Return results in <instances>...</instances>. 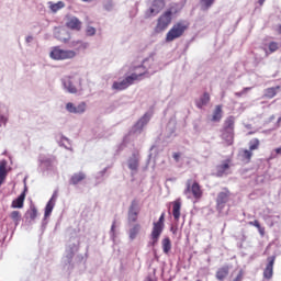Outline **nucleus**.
Listing matches in <instances>:
<instances>
[{
	"label": "nucleus",
	"mask_w": 281,
	"mask_h": 281,
	"mask_svg": "<svg viewBox=\"0 0 281 281\" xmlns=\"http://www.w3.org/2000/svg\"><path fill=\"white\" fill-rule=\"evenodd\" d=\"M190 30V22L186 20H180L176 22L171 30H169L166 34L165 41L166 43H172V41H177V38H181L186 32Z\"/></svg>",
	"instance_id": "nucleus-1"
},
{
	"label": "nucleus",
	"mask_w": 281,
	"mask_h": 281,
	"mask_svg": "<svg viewBox=\"0 0 281 281\" xmlns=\"http://www.w3.org/2000/svg\"><path fill=\"white\" fill-rule=\"evenodd\" d=\"M166 213H161L159 220L153 223V228L150 233V245L155 247L159 243L161 234H164V228L166 227Z\"/></svg>",
	"instance_id": "nucleus-2"
},
{
	"label": "nucleus",
	"mask_w": 281,
	"mask_h": 281,
	"mask_svg": "<svg viewBox=\"0 0 281 281\" xmlns=\"http://www.w3.org/2000/svg\"><path fill=\"white\" fill-rule=\"evenodd\" d=\"M172 24V9H168L162 14L159 15L156 22V26L154 27V33L161 34V32H166L168 27Z\"/></svg>",
	"instance_id": "nucleus-3"
},
{
	"label": "nucleus",
	"mask_w": 281,
	"mask_h": 281,
	"mask_svg": "<svg viewBox=\"0 0 281 281\" xmlns=\"http://www.w3.org/2000/svg\"><path fill=\"white\" fill-rule=\"evenodd\" d=\"M146 72H140V74H132L131 76H127L125 79L122 81H114L112 85V89L114 91H124L125 89H128L131 85H134L135 80H142V76H145Z\"/></svg>",
	"instance_id": "nucleus-4"
},
{
	"label": "nucleus",
	"mask_w": 281,
	"mask_h": 281,
	"mask_svg": "<svg viewBox=\"0 0 281 281\" xmlns=\"http://www.w3.org/2000/svg\"><path fill=\"white\" fill-rule=\"evenodd\" d=\"M76 52L71 49H63L60 46H55L49 53L52 60H71L76 58Z\"/></svg>",
	"instance_id": "nucleus-5"
},
{
	"label": "nucleus",
	"mask_w": 281,
	"mask_h": 281,
	"mask_svg": "<svg viewBox=\"0 0 281 281\" xmlns=\"http://www.w3.org/2000/svg\"><path fill=\"white\" fill-rule=\"evenodd\" d=\"M188 192H191L193 195V199H195L196 201H199L203 196V190L201 189V184H199V182L196 181L190 184V180H188L184 194H188Z\"/></svg>",
	"instance_id": "nucleus-6"
},
{
	"label": "nucleus",
	"mask_w": 281,
	"mask_h": 281,
	"mask_svg": "<svg viewBox=\"0 0 281 281\" xmlns=\"http://www.w3.org/2000/svg\"><path fill=\"white\" fill-rule=\"evenodd\" d=\"M139 203L137 202V200H133L128 212H127V218L130 221V223H137V217L139 216V207H138Z\"/></svg>",
	"instance_id": "nucleus-7"
},
{
	"label": "nucleus",
	"mask_w": 281,
	"mask_h": 281,
	"mask_svg": "<svg viewBox=\"0 0 281 281\" xmlns=\"http://www.w3.org/2000/svg\"><path fill=\"white\" fill-rule=\"evenodd\" d=\"M166 8V1L165 0H154L151 3V7L148 10V16H155L161 12Z\"/></svg>",
	"instance_id": "nucleus-8"
},
{
	"label": "nucleus",
	"mask_w": 281,
	"mask_h": 281,
	"mask_svg": "<svg viewBox=\"0 0 281 281\" xmlns=\"http://www.w3.org/2000/svg\"><path fill=\"white\" fill-rule=\"evenodd\" d=\"M267 266L263 270V278L266 280H271L273 278V266L276 265V256H271L267 258Z\"/></svg>",
	"instance_id": "nucleus-9"
},
{
	"label": "nucleus",
	"mask_w": 281,
	"mask_h": 281,
	"mask_svg": "<svg viewBox=\"0 0 281 281\" xmlns=\"http://www.w3.org/2000/svg\"><path fill=\"white\" fill-rule=\"evenodd\" d=\"M66 27L74 32H80V30H82V22L78 18L72 16L67 20Z\"/></svg>",
	"instance_id": "nucleus-10"
},
{
	"label": "nucleus",
	"mask_w": 281,
	"mask_h": 281,
	"mask_svg": "<svg viewBox=\"0 0 281 281\" xmlns=\"http://www.w3.org/2000/svg\"><path fill=\"white\" fill-rule=\"evenodd\" d=\"M66 109L68 113H85L87 111V103L81 102L77 106L69 102L66 104Z\"/></svg>",
	"instance_id": "nucleus-11"
},
{
	"label": "nucleus",
	"mask_w": 281,
	"mask_h": 281,
	"mask_svg": "<svg viewBox=\"0 0 281 281\" xmlns=\"http://www.w3.org/2000/svg\"><path fill=\"white\" fill-rule=\"evenodd\" d=\"M56 199H58V191H55L50 198V200L47 202L45 207V216H50L52 212H54V207L56 205Z\"/></svg>",
	"instance_id": "nucleus-12"
},
{
	"label": "nucleus",
	"mask_w": 281,
	"mask_h": 281,
	"mask_svg": "<svg viewBox=\"0 0 281 281\" xmlns=\"http://www.w3.org/2000/svg\"><path fill=\"white\" fill-rule=\"evenodd\" d=\"M172 205V216L175 221L179 222L181 218V198H178L176 201L171 202Z\"/></svg>",
	"instance_id": "nucleus-13"
},
{
	"label": "nucleus",
	"mask_w": 281,
	"mask_h": 281,
	"mask_svg": "<svg viewBox=\"0 0 281 281\" xmlns=\"http://www.w3.org/2000/svg\"><path fill=\"white\" fill-rule=\"evenodd\" d=\"M229 276V266H224L217 269L215 278L218 281H224Z\"/></svg>",
	"instance_id": "nucleus-14"
},
{
	"label": "nucleus",
	"mask_w": 281,
	"mask_h": 281,
	"mask_svg": "<svg viewBox=\"0 0 281 281\" xmlns=\"http://www.w3.org/2000/svg\"><path fill=\"white\" fill-rule=\"evenodd\" d=\"M8 178V162L5 160L0 161V186H3Z\"/></svg>",
	"instance_id": "nucleus-15"
},
{
	"label": "nucleus",
	"mask_w": 281,
	"mask_h": 281,
	"mask_svg": "<svg viewBox=\"0 0 281 281\" xmlns=\"http://www.w3.org/2000/svg\"><path fill=\"white\" fill-rule=\"evenodd\" d=\"M25 192L26 190H24L19 196L18 199L12 201L11 207H13V210H21V207H23V204L25 203Z\"/></svg>",
	"instance_id": "nucleus-16"
},
{
	"label": "nucleus",
	"mask_w": 281,
	"mask_h": 281,
	"mask_svg": "<svg viewBox=\"0 0 281 281\" xmlns=\"http://www.w3.org/2000/svg\"><path fill=\"white\" fill-rule=\"evenodd\" d=\"M234 124H236V119L234 116L226 117L222 131L234 133Z\"/></svg>",
	"instance_id": "nucleus-17"
},
{
	"label": "nucleus",
	"mask_w": 281,
	"mask_h": 281,
	"mask_svg": "<svg viewBox=\"0 0 281 281\" xmlns=\"http://www.w3.org/2000/svg\"><path fill=\"white\" fill-rule=\"evenodd\" d=\"M212 122H221L223 120V105H216L213 115H212Z\"/></svg>",
	"instance_id": "nucleus-18"
},
{
	"label": "nucleus",
	"mask_w": 281,
	"mask_h": 281,
	"mask_svg": "<svg viewBox=\"0 0 281 281\" xmlns=\"http://www.w3.org/2000/svg\"><path fill=\"white\" fill-rule=\"evenodd\" d=\"M229 164H232V159H226L220 166H217V173L220 177H223L225 172L229 170Z\"/></svg>",
	"instance_id": "nucleus-19"
},
{
	"label": "nucleus",
	"mask_w": 281,
	"mask_h": 281,
	"mask_svg": "<svg viewBox=\"0 0 281 281\" xmlns=\"http://www.w3.org/2000/svg\"><path fill=\"white\" fill-rule=\"evenodd\" d=\"M162 251L168 256L172 249V241L170 240V237H165L161 240Z\"/></svg>",
	"instance_id": "nucleus-20"
},
{
	"label": "nucleus",
	"mask_w": 281,
	"mask_h": 281,
	"mask_svg": "<svg viewBox=\"0 0 281 281\" xmlns=\"http://www.w3.org/2000/svg\"><path fill=\"white\" fill-rule=\"evenodd\" d=\"M85 179H87L85 172H78L70 178V183L72 186H78V183H80V181H85Z\"/></svg>",
	"instance_id": "nucleus-21"
},
{
	"label": "nucleus",
	"mask_w": 281,
	"mask_h": 281,
	"mask_svg": "<svg viewBox=\"0 0 281 281\" xmlns=\"http://www.w3.org/2000/svg\"><path fill=\"white\" fill-rule=\"evenodd\" d=\"M210 103V93L204 92L203 95L196 101L198 109H202Z\"/></svg>",
	"instance_id": "nucleus-22"
},
{
	"label": "nucleus",
	"mask_w": 281,
	"mask_h": 281,
	"mask_svg": "<svg viewBox=\"0 0 281 281\" xmlns=\"http://www.w3.org/2000/svg\"><path fill=\"white\" fill-rule=\"evenodd\" d=\"M227 201H229V192H220L216 200L217 205H225Z\"/></svg>",
	"instance_id": "nucleus-23"
},
{
	"label": "nucleus",
	"mask_w": 281,
	"mask_h": 281,
	"mask_svg": "<svg viewBox=\"0 0 281 281\" xmlns=\"http://www.w3.org/2000/svg\"><path fill=\"white\" fill-rule=\"evenodd\" d=\"M222 138L225 139L227 146H232V144H234V132L222 130Z\"/></svg>",
	"instance_id": "nucleus-24"
},
{
	"label": "nucleus",
	"mask_w": 281,
	"mask_h": 281,
	"mask_svg": "<svg viewBox=\"0 0 281 281\" xmlns=\"http://www.w3.org/2000/svg\"><path fill=\"white\" fill-rule=\"evenodd\" d=\"M280 89V86L272 87V88H267L265 92V98H268L269 100L276 98L278 95V91Z\"/></svg>",
	"instance_id": "nucleus-25"
},
{
	"label": "nucleus",
	"mask_w": 281,
	"mask_h": 281,
	"mask_svg": "<svg viewBox=\"0 0 281 281\" xmlns=\"http://www.w3.org/2000/svg\"><path fill=\"white\" fill-rule=\"evenodd\" d=\"M64 87L65 89H67L68 93H78V89L76 88V86H74L71 79H65Z\"/></svg>",
	"instance_id": "nucleus-26"
},
{
	"label": "nucleus",
	"mask_w": 281,
	"mask_h": 281,
	"mask_svg": "<svg viewBox=\"0 0 281 281\" xmlns=\"http://www.w3.org/2000/svg\"><path fill=\"white\" fill-rule=\"evenodd\" d=\"M142 229V225L135 224L131 229H130V238L131 240H135L137 238V234H139V231Z\"/></svg>",
	"instance_id": "nucleus-27"
},
{
	"label": "nucleus",
	"mask_w": 281,
	"mask_h": 281,
	"mask_svg": "<svg viewBox=\"0 0 281 281\" xmlns=\"http://www.w3.org/2000/svg\"><path fill=\"white\" fill-rule=\"evenodd\" d=\"M240 156L243 161H247V164H249V161H251V157H254V153L249 149H243Z\"/></svg>",
	"instance_id": "nucleus-28"
},
{
	"label": "nucleus",
	"mask_w": 281,
	"mask_h": 281,
	"mask_svg": "<svg viewBox=\"0 0 281 281\" xmlns=\"http://www.w3.org/2000/svg\"><path fill=\"white\" fill-rule=\"evenodd\" d=\"M128 168L130 170L137 172V169L139 168V160L137 158H131L128 160Z\"/></svg>",
	"instance_id": "nucleus-29"
},
{
	"label": "nucleus",
	"mask_w": 281,
	"mask_h": 281,
	"mask_svg": "<svg viewBox=\"0 0 281 281\" xmlns=\"http://www.w3.org/2000/svg\"><path fill=\"white\" fill-rule=\"evenodd\" d=\"M248 225H251L252 227H256L260 234V236H265V227L260 225V222L258 220H255L252 222H248Z\"/></svg>",
	"instance_id": "nucleus-30"
},
{
	"label": "nucleus",
	"mask_w": 281,
	"mask_h": 281,
	"mask_svg": "<svg viewBox=\"0 0 281 281\" xmlns=\"http://www.w3.org/2000/svg\"><path fill=\"white\" fill-rule=\"evenodd\" d=\"M260 148V140L258 138H254L249 142V151L258 150Z\"/></svg>",
	"instance_id": "nucleus-31"
},
{
	"label": "nucleus",
	"mask_w": 281,
	"mask_h": 281,
	"mask_svg": "<svg viewBox=\"0 0 281 281\" xmlns=\"http://www.w3.org/2000/svg\"><path fill=\"white\" fill-rule=\"evenodd\" d=\"M26 216L31 218V221L36 220V216H38V210H36V206H32L27 212Z\"/></svg>",
	"instance_id": "nucleus-32"
},
{
	"label": "nucleus",
	"mask_w": 281,
	"mask_h": 281,
	"mask_svg": "<svg viewBox=\"0 0 281 281\" xmlns=\"http://www.w3.org/2000/svg\"><path fill=\"white\" fill-rule=\"evenodd\" d=\"M65 8V2L58 1L57 3H50L49 9L52 12H58V10H63Z\"/></svg>",
	"instance_id": "nucleus-33"
},
{
	"label": "nucleus",
	"mask_w": 281,
	"mask_h": 281,
	"mask_svg": "<svg viewBox=\"0 0 281 281\" xmlns=\"http://www.w3.org/2000/svg\"><path fill=\"white\" fill-rule=\"evenodd\" d=\"M148 122H150V116H148V114H145L136 124V126H140V128H144V126H146V124H148Z\"/></svg>",
	"instance_id": "nucleus-34"
},
{
	"label": "nucleus",
	"mask_w": 281,
	"mask_h": 281,
	"mask_svg": "<svg viewBox=\"0 0 281 281\" xmlns=\"http://www.w3.org/2000/svg\"><path fill=\"white\" fill-rule=\"evenodd\" d=\"M10 216L14 223H19V221H21V212L19 211L11 212Z\"/></svg>",
	"instance_id": "nucleus-35"
},
{
	"label": "nucleus",
	"mask_w": 281,
	"mask_h": 281,
	"mask_svg": "<svg viewBox=\"0 0 281 281\" xmlns=\"http://www.w3.org/2000/svg\"><path fill=\"white\" fill-rule=\"evenodd\" d=\"M278 49H279V46L277 42H271L269 44V50L271 52V54H273V52H278Z\"/></svg>",
	"instance_id": "nucleus-36"
},
{
	"label": "nucleus",
	"mask_w": 281,
	"mask_h": 281,
	"mask_svg": "<svg viewBox=\"0 0 281 281\" xmlns=\"http://www.w3.org/2000/svg\"><path fill=\"white\" fill-rule=\"evenodd\" d=\"M243 278H245V271L239 270L238 274L233 279V281H243Z\"/></svg>",
	"instance_id": "nucleus-37"
},
{
	"label": "nucleus",
	"mask_w": 281,
	"mask_h": 281,
	"mask_svg": "<svg viewBox=\"0 0 281 281\" xmlns=\"http://www.w3.org/2000/svg\"><path fill=\"white\" fill-rule=\"evenodd\" d=\"M94 34H95V27L89 26V27L87 29V35H88V36H93Z\"/></svg>",
	"instance_id": "nucleus-38"
},
{
	"label": "nucleus",
	"mask_w": 281,
	"mask_h": 281,
	"mask_svg": "<svg viewBox=\"0 0 281 281\" xmlns=\"http://www.w3.org/2000/svg\"><path fill=\"white\" fill-rule=\"evenodd\" d=\"M203 5H205V8H211L212 4L214 3V0H201Z\"/></svg>",
	"instance_id": "nucleus-39"
},
{
	"label": "nucleus",
	"mask_w": 281,
	"mask_h": 281,
	"mask_svg": "<svg viewBox=\"0 0 281 281\" xmlns=\"http://www.w3.org/2000/svg\"><path fill=\"white\" fill-rule=\"evenodd\" d=\"M8 124V117L3 114H0V126Z\"/></svg>",
	"instance_id": "nucleus-40"
},
{
	"label": "nucleus",
	"mask_w": 281,
	"mask_h": 281,
	"mask_svg": "<svg viewBox=\"0 0 281 281\" xmlns=\"http://www.w3.org/2000/svg\"><path fill=\"white\" fill-rule=\"evenodd\" d=\"M170 232L173 234V236H177V232H179V227L178 226H171Z\"/></svg>",
	"instance_id": "nucleus-41"
},
{
	"label": "nucleus",
	"mask_w": 281,
	"mask_h": 281,
	"mask_svg": "<svg viewBox=\"0 0 281 281\" xmlns=\"http://www.w3.org/2000/svg\"><path fill=\"white\" fill-rule=\"evenodd\" d=\"M180 158H181V154L180 153H173L175 161H179Z\"/></svg>",
	"instance_id": "nucleus-42"
},
{
	"label": "nucleus",
	"mask_w": 281,
	"mask_h": 281,
	"mask_svg": "<svg viewBox=\"0 0 281 281\" xmlns=\"http://www.w3.org/2000/svg\"><path fill=\"white\" fill-rule=\"evenodd\" d=\"M33 38L34 37H32V36L26 37V43H31L33 41Z\"/></svg>",
	"instance_id": "nucleus-43"
},
{
	"label": "nucleus",
	"mask_w": 281,
	"mask_h": 281,
	"mask_svg": "<svg viewBox=\"0 0 281 281\" xmlns=\"http://www.w3.org/2000/svg\"><path fill=\"white\" fill-rule=\"evenodd\" d=\"M276 153H277V155H281V147H278V148L276 149Z\"/></svg>",
	"instance_id": "nucleus-44"
},
{
	"label": "nucleus",
	"mask_w": 281,
	"mask_h": 281,
	"mask_svg": "<svg viewBox=\"0 0 281 281\" xmlns=\"http://www.w3.org/2000/svg\"><path fill=\"white\" fill-rule=\"evenodd\" d=\"M111 232H115V222H113V224L111 226Z\"/></svg>",
	"instance_id": "nucleus-45"
},
{
	"label": "nucleus",
	"mask_w": 281,
	"mask_h": 281,
	"mask_svg": "<svg viewBox=\"0 0 281 281\" xmlns=\"http://www.w3.org/2000/svg\"><path fill=\"white\" fill-rule=\"evenodd\" d=\"M251 88H244L243 93H247V91H250Z\"/></svg>",
	"instance_id": "nucleus-46"
},
{
	"label": "nucleus",
	"mask_w": 281,
	"mask_h": 281,
	"mask_svg": "<svg viewBox=\"0 0 281 281\" xmlns=\"http://www.w3.org/2000/svg\"><path fill=\"white\" fill-rule=\"evenodd\" d=\"M259 4L263 5L265 4V0H259Z\"/></svg>",
	"instance_id": "nucleus-47"
},
{
	"label": "nucleus",
	"mask_w": 281,
	"mask_h": 281,
	"mask_svg": "<svg viewBox=\"0 0 281 281\" xmlns=\"http://www.w3.org/2000/svg\"><path fill=\"white\" fill-rule=\"evenodd\" d=\"M81 46L83 47V49H87V44H81Z\"/></svg>",
	"instance_id": "nucleus-48"
},
{
	"label": "nucleus",
	"mask_w": 281,
	"mask_h": 281,
	"mask_svg": "<svg viewBox=\"0 0 281 281\" xmlns=\"http://www.w3.org/2000/svg\"><path fill=\"white\" fill-rule=\"evenodd\" d=\"M279 34H281V25L279 26Z\"/></svg>",
	"instance_id": "nucleus-49"
},
{
	"label": "nucleus",
	"mask_w": 281,
	"mask_h": 281,
	"mask_svg": "<svg viewBox=\"0 0 281 281\" xmlns=\"http://www.w3.org/2000/svg\"><path fill=\"white\" fill-rule=\"evenodd\" d=\"M82 1L87 2V1H92V0H82Z\"/></svg>",
	"instance_id": "nucleus-50"
},
{
	"label": "nucleus",
	"mask_w": 281,
	"mask_h": 281,
	"mask_svg": "<svg viewBox=\"0 0 281 281\" xmlns=\"http://www.w3.org/2000/svg\"><path fill=\"white\" fill-rule=\"evenodd\" d=\"M149 281H153V280H149Z\"/></svg>",
	"instance_id": "nucleus-51"
}]
</instances>
